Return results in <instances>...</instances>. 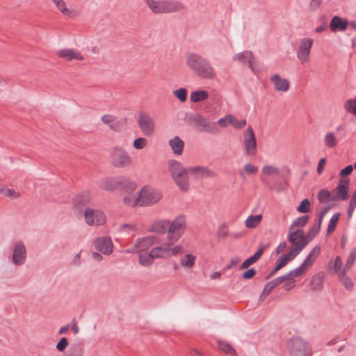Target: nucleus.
<instances>
[{
  "mask_svg": "<svg viewBox=\"0 0 356 356\" xmlns=\"http://www.w3.org/2000/svg\"><path fill=\"white\" fill-rule=\"evenodd\" d=\"M349 186L350 180L348 179H341L339 184L333 191L336 195H333L332 202L347 200Z\"/></svg>",
  "mask_w": 356,
  "mask_h": 356,
  "instance_id": "f3484780",
  "label": "nucleus"
},
{
  "mask_svg": "<svg viewBox=\"0 0 356 356\" xmlns=\"http://www.w3.org/2000/svg\"><path fill=\"white\" fill-rule=\"evenodd\" d=\"M169 223V220H157L152 224L149 231L159 234H168Z\"/></svg>",
  "mask_w": 356,
  "mask_h": 356,
  "instance_id": "393cba45",
  "label": "nucleus"
},
{
  "mask_svg": "<svg viewBox=\"0 0 356 356\" xmlns=\"http://www.w3.org/2000/svg\"><path fill=\"white\" fill-rule=\"evenodd\" d=\"M323 277V273H318L312 277L311 281V287L312 290L320 291L322 289Z\"/></svg>",
  "mask_w": 356,
  "mask_h": 356,
  "instance_id": "72a5a7b5",
  "label": "nucleus"
},
{
  "mask_svg": "<svg viewBox=\"0 0 356 356\" xmlns=\"http://www.w3.org/2000/svg\"><path fill=\"white\" fill-rule=\"evenodd\" d=\"M348 270H345L344 268L342 269V270L341 272H339V277L341 280V282L343 283V284L344 285V286L348 289V290H351L353 288V281L351 280V279H350L347 275H346V272Z\"/></svg>",
  "mask_w": 356,
  "mask_h": 356,
  "instance_id": "58836bf2",
  "label": "nucleus"
},
{
  "mask_svg": "<svg viewBox=\"0 0 356 356\" xmlns=\"http://www.w3.org/2000/svg\"><path fill=\"white\" fill-rule=\"evenodd\" d=\"M233 60L241 62L242 64L248 63L250 69L254 72L253 63L254 56L251 51H244L241 53H238L233 56Z\"/></svg>",
  "mask_w": 356,
  "mask_h": 356,
  "instance_id": "4be33fe9",
  "label": "nucleus"
},
{
  "mask_svg": "<svg viewBox=\"0 0 356 356\" xmlns=\"http://www.w3.org/2000/svg\"><path fill=\"white\" fill-rule=\"evenodd\" d=\"M309 221V216H303L299 218H297L296 220H294L291 225L289 231H292V229L295 227H305L307 223Z\"/></svg>",
  "mask_w": 356,
  "mask_h": 356,
  "instance_id": "a18cd8bd",
  "label": "nucleus"
},
{
  "mask_svg": "<svg viewBox=\"0 0 356 356\" xmlns=\"http://www.w3.org/2000/svg\"><path fill=\"white\" fill-rule=\"evenodd\" d=\"M268 247L267 245H261L258 250L250 257L245 259L241 265L239 266L240 270L248 268L250 266L252 265L255 262L258 261V259L261 257L264 250Z\"/></svg>",
  "mask_w": 356,
  "mask_h": 356,
  "instance_id": "5701e85b",
  "label": "nucleus"
},
{
  "mask_svg": "<svg viewBox=\"0 0 356 356\" xmlns=\"http://www.w3.org/2000/svg\"><path fill=\"white\" fill-rule=\"evenodd\" d=\"M284 280H286V277L284 278V275H282L268 282L264 289L263 294L266 293V296H268L276 286L284 282Z\"/></svg>",
  "mask_w": 356,
  "mask_h": 356,
  "instance_id": "7c9ffc66",
  "label": "nucleus"
},
{
  "mask_svg": "<svg viewBox=\"0 0 356 356\" xmlns=\"http://www.w3.org/2000/svg\"><path fill=\"white\" fill-rule=\"evenodd\" d=\"M307 268V266H304V263L302 262L298 268L289 271L284 275V278L286 277V280H292L295 277H298L305 272Z\"/></svg>",
  "mask_w": 356,
  "mask_h": 356,
  "instance_id": "2f4dec72",
  "label": "nucleus"
},
{
  "mask_svg": "<svg viewBox=\"0 0 356 356\" xmlns=\"http://www.w3.org/2000/svg\"><path fill=\"white\" fill-rule=\"evenodd\" d=\"M255 274L256 270L254 268H250L243 273L242 278L245 280H250L252 279L255 275Z\"/></svg>",
  "mask_w": 356,
  "mask_h": 356,
  "instance_id": "e2e57ef3",
  "label": "nucleus"
},
{
  "mask_svg": "<svg viewBox=\"0 0 356 356\" xmlns=\"http://www.w3.org/2000/svg\"><path fill=\"white\" fill-rule=\"evenodd\" d=\"M116 189L132 191L136 188V184L124 177H115Z\"/></svg>",
  "mask_w": 356,
  "mask_h": 356,
  "instance_id": "bb28decb",
  "label": "nucleus"
},
{
  "mask_svg": "<svg viewBox=\"0 0 356 356\" xmlns=\"http://www.w3.org/2000/svg\"><path fill=\"white\" fill-rule=\"evenodd\" d=\"M55 3L56 8L62 13L64 15L70 16L71 12L66 7L65 2L63 0H52Z\"/></svg>",
  "mask_w": 356,
  "mask_h": 356,
  "instance_id": "de8ad7c7",
  "label": "nucleus"
},
{
  "mask_svg": "<svg viewBox=\"0 0 356 356\" xmlns=\"http://www.w3.org/2000/svg\"><path fill=\"white\" fill-rule=\"evenodd\" d=\"M168 168L178 188L185 192L188 191L189 173L188 168H184L179 161L171 159L168 162Z\"/></svg>",
  "mask_w": 356,
  "mask_h": 356,
  "instance_id": "f03ea898",
  "label": "nucleus"
},
{
  "mask_svg": "<svg viewBox=\"0 0 356 356\" xmlns=\"http://www.w3.org/2000/svg\"><path fill=\"white\" fill-rule=\"evenodd\" d=\"M356 207V193L355 192L349 202L348 208V216L350 218L353 213V211Z\"/></svg>",
  "mask_w": 356,
  "mask_h": 356,
  "instance_id": "4d7b16f0",
  "label": "nucleus"
},
{
  "mask_svg": "<svg viewBox=\"0 0 356 356\" xmlns=\"http://www.w3.org/2000/svg\"><path fill=\"white\" fill-rule=\"evenodd\" d=\"M186 227V217L184 215L177 216L174 220H170L168 241L175 245L184 234Z\"/></svg>",
  "mask_w": 356,
  "mask_h": 356,
  "instance_id": "39448f33",
  "label": "nucleus"
},
{
  "mask_svg": "<svg viewBox=\"0 0 356 356\" xmlns=\"http://www.w3.org/2000/svg\"><path fill=\"white\" fill-rule=\"evenodd\" d=\"M300 253V247H297L296 249L290 247L289 251L284 256V257L286 259L287 261H289L294 259Z\"/></svg>",
  "mask_w": 356,
  "mask_h": 356,
  "instance_id": "864d4df0",
  "label": "nucleus"
},
{
  "mask_svg": "<svg viewBox=\"0 0 356 356\" xmlns=\"http://www.w3.org/2000/svg\"><path fill=\"white\" fill-rule=\"evenodd\" d=\"M310 210V202L308 199H304L297 207V211L300 213H307Z\"/></svg>",
  "mask_w": 356,
  "mask_h": 356,
  "instance_id": "5fc2aeb1",
  "label": "nucleus"
},
{
  "mask_svg": "<svg viewBox=\"0 0 356 356\" xmlns=\"http://www.w3.org/2000/svg\"><path fill=\"white\" fill-rule=\"evenodd\" d=\"M147 141L145 138H138L133 143V146L136 149H142L147 146Z\"/></svg>",
  "mask_w": 356,
  "mask_h": 356,
  "instance_id": "6e6d98bb",
  "label": "nucleus"
},
{
  "mask_svg": "<svg viewBox=\"0 0 356 356\" xmlns=\"http://www.w3.org/2000/svg\"><path fill=\"white\" fill-rule=\"evenodd\" d=\"M321 251V246L316 245L304 260V266H307V267L311 266L314 264L316 259L320 255Z\"/></svg>",
  "mask_w": 356,
  "mask_h": 356,
  "instance_id": "c85d7f7f",
  "label": "nucleus"
},
{
  "mask_svg": "<svg viewBox=\"0 0 356 356\" xmlns=\"http://www.w3.org/2000/svg\"><path fill=\"white\" fill-rule=\"evenodd\" d=\"M353 168L351 165H347L343 170H341L339 175L342 177L350 175L353 172Z\"/></svg>",
  "mask_w": 356,
  "mask_h": 356,
  "instance_id": "774afa93",
  "label": "nucleus"
},
{
  "mask_svg": "<svg viewBox=\"0 0 356 356\" xmlns=\"http://www.w3.org/2000/svg\"><path fill=\"white\" fill-rule=\"evenodd\" d=\"M111 163L116 168H126L131 165V158L122 148L114 147L111 151Z\"/></svg>",
  "mask_w": 356,
  "mask_h": 356,
  "instance_id": "1a4fd4ad",
  "label": "nucleus"
},
{
  "mask_svg": "<svg viewBox=\"0 0 356 356\" xmlns=\"http://www.w3.org/2000/svg\"><path fill=\"white\" fill-rule=\"evenodd\" d=\"M243 145L245 154L249 156H254L257 153V143L252 128L249 126L243 132Z\"/></svg>",
  "mask_w": 356,
  "mask_h": 356,
  "instance_id": "f8f14e48",
  "label": "nucleus"
},
{
  "mask_svg": "<svg viewBox=\"0 0 356 356\" xmlns=\"http://www.w3.org/2000/svg\"><path fill=\"white\" fill-rule=\"evenodd\" d=\"M159 243V237L155 235L147 236L143 238H138L134 244L135 252H143L154 244Z\"/></svg>",
  "mask_w": 356,
  "mask_h": 356,
  "instance_id": "dca6fc26",
  "label": "nucleus"
},
{
  "mask_svg": "<svg viewBox=\"0 0 356 356\" xmlns=\"http://www.w3.org/2000/svg\"><path fill=\"white\" fill-rule=\"evenodd\" d=\"M261 172L266 175H276L280 173V170L273 165H266L262 168Z\"/></svg>",
  "mask_w": 356,
  "mask_h": 356,
  "instance_id": "3c124183",
  "label": "nucleus"
},
{
  "mask_svg": "<svg viewBox=\"0 0 356 356\" xmlns=\"http://www.w3.org/2000/svg\"><path fill=\"white\" fill-rule=\"evenodd\" d=\"M89 202V195L88 193H83L77 195L74 200V205L78 209L81 210Z\"/></svg>",
  "mask_w": 356,
  "mask_h": 356,
  "instance_id": "473e14b6",
  "label": "nucleus"
},
{
  "mask_svg": "<svg viewBox=\"0 0 356 356\" xmlns=\"http://www.w3.org/2000/svg\"><path fill=\"white\" fill-rule=\"evenodd\" d=\"M340 217V213H334L331 219L330 220L327 229V233L330 234L332 233L336 228L337 224L339 221Z\"/></svg>",
  "mask_w": 356,
  "mask_h": 356,
  "instance_id": "09e8293b",
  "label": "nucleus"
},
{
  "mask_svg": "<svg viewBox=\"0 0 356 356\" xmlns=\"http://www.w3.org/2000/svg\"><path fill=\"white\" fill-rule=\"evenodd\" d=\"M173 94L181 102H186L187 99V90L186 88H181L174 90Z\"/></svg>",
  "mask_w": 356,
  "mask_h": 356,
  "instance_id": "603ef678",
  "label": "nucleus"
},
{
  "mask_svg": "<svg viewBox=\"0 0 356 356\" xmlns=\"http://www.w3.org/2000/svg\"><path fill=\"white\" fill-rule=\"evenodd\" d=\"M149 9L155 15L172 13L184 9V4L175 0H145Z\"/></svg>",
  "mask_w": 356,
  "mask_h": 356,
  "instance_id": "7ed1b4c3",
  "label": "nucleus"
},
{
  "mask_svg": "<svg viewBox=\"0 0 356 356\" xmlns=\"http://www.w3.org/2000/svg\"><path fill=\"white\" fill-rule=\"evenodd\" d=\"M218 348L225 353L229 354L230 355H236V350L234 348L228 343L222 341H218Z\"/></svg>",
  "mask_w": 356,
  "mask_h": 356,
  "instance_id": "a19ab883",
  "label": "nucleus"
},
{
  "mask_svg": "<svg viewBox=\"0 0 356 356\" xmlns=\"http://www.w3.org/2000/svg\"><path fill=\"white\" fill-rule=\"evenodd\" d=\"M227 119L229 123L236 129H241L247 124L245 120H238L236 117L231 115H227Z\"/></svg>",
  "mask_w": 356,
  "mask_h": 356,
  "instance_id": "37998d69",
  "label": "nucleus"
},
{
  "mask_svg": "<svg viewBox=\"0 0 356 356\" xmlns=\"http://www.w3.org/2000/svg\"><path fill=\"white\" fill-rule=\"evenodd\" d=\"M102 121L107 124L111 129L115 131H119L121 130L122 124L120 120L110 114L104 115L102 116Z\"/></svg>",
  "mask_w": 356,
  "mask_h": 356,
  "instance_id": "a878e982",
  "label": "nucleus"
},
{
  "mask_svg": "<svg viewBox=\"0 0 356 356\" xmlns=\"http://www.w3.org/2000/svg\"><path fill=\"white\" fill-rule=\"evenodd\" d=\"M345 110L356 117V97L349 99L344 103Z\"/></svg>",
  "mask_w": 356,
  "mask_h": 356,
  "instance_id": "49530a36",
  "label": "nucleus"
},
{
  "mask_svg": "<svg viewBox=\"0 0 356 356\" xmlns=\"http://www.w3.org/2000/svg\"><path fill=\"white\" fill-rule=\"evenodd\" d=\"M323 142L325 147L333 149L337 145L339 140L334 132L328 131L324 136Z\"/></svg>",
  "mask_w": 356,
  "mask_h": 356,
  "instance_id": "c756f323",
  "label": "nucleus"
},
{
  "mask_svg": "<svg viewBox=\"0 0 356 356\" xmlns=\"http://www.w3.org/2000/svg\"><path fill=\"white\" fill-rule=\"evenodd\" d=\"M95 245L96 248L104 254L108 255L113 252V243L109 238H97L95 241Z\"/></svg>",
  "mask_w": 356,
  "mask_h": 356,
  "instance_id": "6ab92c4d",
  "label": "nucleus"
},
{
  "mask_svg": "<svg viewBox=\"0 0 356 356\" xmlns=\"http://www.w3.org/2000/svg\"><path fill=\"white\" fill-rule=\"evenodd\" d=\"M209 97V93L206 90H196L191 92L190 99L192 102H199L207 99Z\"/></svg>",
  "mask_w": 356,
  "mask_h": 356,
  "instance_id": "c9c22d12",
  "label": "nucleus"
},
{
  "mask_svg": "<svg viewBox=\"0 0 356 356\" xmlns=\"http://www.w3.org/2000/svg\"><path fill=\"white\" fill-rule=\"evenodd\" d=\"M67 346H68V341H67V338L62 337L60 339V341L57 343L56 348L58 351L63 352L67 347Z\"/></svg>",
  "mask_w": 356,
  "mask_h": 356,
  "instance_id": "052dcab7",
  "label": "nucleus"
},
{
  "mask_svg": "<svg viewBox=\"0 0 356 356\" xmlns=\"http://www.w3.org/2000/svg\"><path fill=\"white\" fill-rule=\"evenodd\" d=\"M186 65L201 79L213 80L216 77V71L211 63L197 53L191 52L186 55Z\"/></svg>",
  "mask_w": 356,
  "mask_h": 356,
  "instance_id": "f257e3e1",
  "label": "nucleus"
},
{
  "mask_svg": "<svg viewBox=\"0 0 356 356\" xmlns=\"http://www.w3.org/2000/svg\"><path fill=\"white\" fill-rule=\"evenodd\" d=\"M317 198L321 203H325L327 201H332L333 195L327 189H321L318 191Z\"/></svg>",
  "mask_w": 356,
  "mask_h": 356,
  "instance_id": "79ce46f5",
  "label": "nucleus"
},
{
  "mask_svg": "<svg viewBox=\"0 0 356 356\" xmlns=\"http://www.w3.org/2000/svg\"><path fill=\"white\" fill-rule=\"evenodd\" d=\"M218 236L225 238L228 234L227 226L226 224H222L219 227L217 232Z\"/></svg>",
  "mask_w": 356,
  "mask_h": 356,
  "instance_id": "680f3d73",
  "label": "nucleus"
},
{
  "mask_svg": "<svg viewBox=\"0 0 356 356\" xmlns=\"http://www.w3.org/2000/svg\"><path fill=\"white\" fill-rule=\"evenodd\" d=\"M321 229H319V225H313L310 229L307 232L306 235H305V239L309 243L320 232Z\"/></svg>",
  "mask_w": 356,
  "mask_h": 356,
  "instance_id": "8fccbe9b",
  "label": "nucleus"
},
{
  "mask_svg": "<svg viewBox=\"0 0 356 356\" xmlns=\"http://www.w3.org/2000/svg\"><path fill=\"white\" fill-rule=\"evenodd\" d=\"M348 22L339 16H334L330 22V29L332 31H343L347 29Z\"/></svg>",
  "mask_w": 356,
  "mask_h": 356,
  "instance_id": "b1692460",
  "label": "nucleus"
},
{
  "mask_svg": "<svg viewBox=\"0 0 356 356\" xmlns=\"http://www.w3.org/2000/svg\"><path fill=\"white\" fill-rule=\"evenodd\" d=\"M243 170L248 175H255L258 172V167L251 163H246L243 167Z\"/></svg>",
  "mask_w": 356,
  "mask_h": 356,
  "instance_id": "bf43d9fd",
  "label": "nucleus"
},
{
  "mask_svg": "<svg viewBox=\"0 0 356 356\" xmlns=\"http://www.w3.org/2000/svg\"><path fill=\"white\" fill-rule=\"evenodd\" d=\"M287 239L291 244V247L293 249H296L297 247H300V252L308 244L307 239L305 238L304 231L300 229H298L295 231H289Z\"/></svg>",
  "mask_w": 356,
  "mask_h": 356,
  "instance_id": "4468645a",
  "label": "nucleus"
},
{
  "mask_svg": "<svg viewBox=\"0 0 356 356\" xmlns=\"http://www.w3.org/2000/svg\"><path fill=\"white\" fill-rule=\"evenodd\" d=\"M189 176L192 179H199L204 177H212L215 173L208 168L201 165L188 167Z\"/></svg>",
  "mask_w": 356,
  "mask_h": 356,
  "instance_id": "a211bd4d",
  "label": "nucleus"
},
{
  "mask_svg": "<svg viewBox=\"0 0 356 356\" xmlns=\"http://www.w3.org/2000/svg\"><path fill=\"white\" fill-rule=\"evenodd\" d=\"M181 250L182 247L180 245H174L168 241L162 245L152 248L150 252L154 259H160L177 256L181 252Z\"/></svg>",
  "mask_w": 356,
  "mask_h": 356,
  "instance_id": "6e6552de",
  "label": "nucleus"
},
{
  "mask_svg": "<svg viewBox=\"0 0 356 356\" xmlns=\"http://www.w3.org/2000/svg\"><path fill=\"white\" fill-rule=\"evenodd\" d=\"M169 145L174 154L181 155L184 147V142L179 136H175L169 140Z\"/></svg>",
  "mask_w": 356,
  "mask_h": 356,
  "instance_id": "cd10ccee",
  "label": "nucleus"
},
{
  "mask_svg": "<svg viewBox=\"0 0 356 356\" xmlns=\"http://www.w3.org/2000/svg\"><path fill=\"white\" fill-rule=\"evenodd\" d=\"M4 196L11 197L13 199L18 198L20 196V193L19 192L15 191L14 189L10 188H3V192L1 193Z\"/></svg>",
  "mask_w": 356,
  "mask_h": 356,
  "instance_id": "13d9d810",
  "label": "nucleus"
},
{
  "mask_svg": "<svg viewBox=\"0 0 356 356\" xmlns=\"http://www.w3.org/2000/svg\"><path fill=\"white\" fill-rule=\"evenodd\" d=\"M342 260L339 256H337L334 261V269L336 272H341L342 268Z\"/></svg>",
  "mask_w": 356,
  "mask_h": 356,
  "instance_id": "69168bd1",
  "label": "nucleus"
},
{
  "mask_svg": "<svg viewBox=\"0 0 356 356\" xmlns=\"http://www.w3.org/2000/svg\"><path fill=\"white\" fill-rule=\"evenodd\" d=\"M270 81L274 85V88L278 92H286L290 87V83L286 79L282 78L275 74L270 76Z\"/></svg>",
  "mask_w": 356,
  "mask_h": 356,
  "instance_id": "aec40b11",
  "label": "nucleus"
},
{
  "mask_svg": "<svg viewBox=\"0 0 356 356\" xmlns=\"http://www.w3.org/2000/svg\"><path fill=\"white\" fill-rule=\"evenodd\" d=\"M154 257L149 252V253L140 254L138 257V262L141 266L148 267L151 266L154 261Z\"/></svg>",
  "mask_w": 356,
  "mask_h": 356,
  "instance_id": "4c0bfd02",
  "label": "nucleus"
},
{
  "mask_svg": "<svg viewBox=\"0 0 356 356\" xmlns=\"http://www.w3.org/2000/svg\"><path fill=\"white\" fill-rule=\"evenodd\" d=\"M284 284L283 285V289L286 291H289L295 287L296 284L293 279L292 280H284Z\"/></svg>",
  "mask_w": 356,
  "mask_h": 356,
  "instance_id": "0e129e2a",
  "label": "nucleus"
},
{
  "mask_svg": "<svg viewBox=\"0 0 356 356\" xmlns=\"http://www.w3.org/2000/svg\"><path fill=\"white\" fill-rule=\"evenodd\" d=\"M186 120L189 124H193L200 132L217 135L220 133L216 122L211 121L199 113L186 115Z\"/></svg>",
  "mask_w": 356,
  "mask_h": 356,
  "instance_id": "20e7f679",
  "label": "nucleus"
},
{
  "mask_svg": "<svg viewBox=\"0 0 356 356\" xmlns=\"http://www.w3.org/2000/svg\"><path fill=\"white\" fill-rule=\"evenodd\" d=\"M58 56L67 61H70L73 59L76 60H83L84 59L83 56L80 51L72 49H60L58 51Z\"/></svg>",
  "mask_w": 356,
  "mask_h": 356,
  "instance_id": "412c9836",
  "label": "nucleus"
},
{
  "mask_svg": "<svg viewBox=\"0 0 356 356\" xmlns=\"http://www.w3.org/2000/svg\"><path fill=\"white\" fill-rule=\"evenodd\" d=\"M287 346L291 356H312V346L300 337L291 338Z\"/></svg>",
  "mask_w": 356,
  "mask_h": 356,
  "instance_id": "423d86ee",
  "label": "nucleus"
},
{
  "mask_svg": "<svg viewBox=\"0 0 356 356\" xmlns=\"http://www.w3.org/2000/svg\"><path fill=\"white\" fill-rule=\"evenodd\" d=\"M99 187L105 191H111L116 189L115 177L104 178L99 181Z\"/></svg>",
  "mask_w": 356,
  "mask_h": 356,
  "instance_id": "f704fd0d",
  "label": "nucleus"
},
{
  "mask_svg": "<svg viewBox=\"0 0 356 356\" xmlns=\"http://www.w3.org/2000/svg\"><path fill=\"white\" fill-rule=\"evenodd\" d=\"M137 122L145 136H150L154 134L155 124L149 114L145 112L140 113L137 118Z\"/></svg>",
  "mask_w": 356,
  "mask_h": 356,
  "instance_id": "9d476101",
  "label": "nucleus"
},
{
  "mask_svg": "<svg viewBox=\"0 0 356 356\" xmlns=\"http://www.w3.org/2000/svg\"><path fill=\"white\" fill-rule=\"evenodd\" d=\"M355 261H356V247H355L354 248H353L351 250V251L350 252V253L348 256L346 264L343 267L345 270H349L351 268V267L353 266V265L355 264Z\"/></svg>",
  "mask_w": 356,
  "mask_h": 356,
  "instance_id": "c03bdc74",
  "label": "nucleus"
},
{
  "mask_svg": "<svg viewBox=\"0 0 356 356\" xmlns=\"http://www.w3.org/2000/svg\"><path fill=\"white\" fill-rule=\"evenodd\" d=\"M262 216L261 214L256 216H249L246 219L245 224L248 228H254L256 227L261 221Z\"/></svg>",
  "mask_w": 356,
  "mask_h": 356,
  "instance_id": "e433bc0d",
  "label": "nucleus"
},
{
  "mask_svg": "<svg viewBox=\"0 0 356 356\" xmlns=\"http://www.w3.org/2000/svg\"><path fill=\"white\" fill-rule=\"evenodd\" d=\"M26 260V248L22 241L16 242L13 247L12 261L16 266L23 265Z\"/></svg>",
  "mask_w": 356,
  "mask_h": 356,
  "instance_id": "2eb2a0df",
  "label": "nucleus"
},
{
  "mask_svg": "<svg viewBox=\"0 0 356 356\" xmlns=\"http://www.w3.org/2000/svg\"><path fill=\"white\" fill-rule=\"evenodd\" d=\"M314 40L309 38H302L297 49V58L304 64L309 61Z\"/></svg>",
  "mask_w": 356,
  "mask_h": 356,
  "instance_id": "ddd939ff",
  "label": "nucleus"
},
{
  "mask_svg": "<svg viewBox=\"0 0 356 356\" xmlns=\"http://www.w3.org/2000/svg\"><path fill=\"white\" fill-rule=\"evenodd\" d=\"M323 0H310L309 8L312 10H316L321 6Z\"/></svg>",
  "mask_w": 356,
  "mask_h": 356,
  "instance_id": "338daca9",
  "label": "nucleus"
},
{
  "mask_svg": "<svg viewBox=\"0 0 356 356\" xmlns=\"http://www.w3.org/2000/svg\"><path fill=\"white\" fill-rule=\"evenodd\" d=\"M196 257L191 254H187L181 259V265L184 268H191L195 264Z\"/></svg>",
  "mask_w": 356,
  "mask_h": 356,
  "instance_id": "ea45409f",
  "label": "nucleus"
},
{
  "mask_svg": "<svg viewBox=\"0 0 356 356\" xmlns=\"http://www.w3.org/2000/svg\"><path fill=\"white\" fill-rule=\"evenodd\" d=\"M84 218L88 225L99 226L106 222V215L100 210L86 208L84 210Z\"/></svg>",
  "mask_w": 356,
  "mask_h": 356,
  "instance_id": "9b49d317",
  "label": "nucleus"
},
{
  "mask_svg": "<svg viewBox=\"0 0 356 356\" xmlns=\"http://www.w3.org/2000/svg\"><path fill=\"white\" fill-rule=\"evenodd\" d=\"M162 197V193L154 188L144 186L140 191L134 204L140 207L151 206L157 203Z\"/></svg>",
  "mask_w": 356,
  "mask_h": 356,
  "instance_id": "0eeeda50",
  "label": "nucleus"
}]
</instances>
